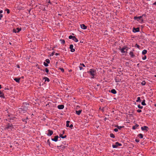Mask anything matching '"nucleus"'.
Here are the masks:
<instances>
[{
  "mask_svg": "<svg viewBox=\"0 0 156 156\" xmlns=\"http://www.w3.org/2000/svg\"><path fill=\"white\" fill-rule=\"evenodd\" d=\"M144 16H145V15H143L142 16H140L138 17L135 16L134 18V19L135 20H136L139 23H142L143 21L142 17Z\"/></svg>",
  "mask_w": 156,
  "mask_h": 156,
  "instance_id": "obj_1",
  "label": "nucleus"
},
{
  "mask_svg": "<svg viewBox=\"0 0 156 156\" xmlns=\"http://www.w3.org/2000/svg\"><path fill=\"white\" fill-rule=\"evenodd\" d=\"M89 73L90 75L92 76V78H94V76L96 75V71L94 69H90L89 71Z\"/></svg>",
  "mask_w": 156,
  "mask_h": 156,
  "instance_id": "obj_2",
  "label": "nucleus"
},
{
  "mask_svg": "<svg viewBox=\"0 0 156 156\" xmlns=\"http://www.w3.org/2000/svg\"><path fill=\"white\" fill-rule=\"evenodd\" d=\"M122 144L119 143L118 142H116L115 144L112 145V147L113 148L117 147L118 146H121Z\"/></svg>",
  "mask_w": 156,
  "mask_h": 156,
  "instance_id": "obj_3",
  "label": "nucleus"
},
{
  "mask_svg": "<svg viewBox=\"0 0 156 156\" xmlns=\"http://www.w3.org/2000/svg\"><path fill=\"white\" fill-rule=\"evenodd\" d=\"M21 30V28H19V27L17 28L16 29H14L13 30V32L14 33H18Z\"/></svg>",
  "mask_w": 156,
  "mask_h": 156,
  "instance_id": "obj_4",
  "label": "nucleus"
},
{
  "mask_svg": "<svg viewBox=\"0 0 156 156\" xmlns=\"http://www.w3.org/2000/svg\"><path fill=\"white\" fill-rule=\"evenodd\" d=\"M48 133H47L48 136H51L53 134V132L52 131H51L50 129H48Z\"/></svg>",
  "mask_w": 156,
  "mask_h": 156,
  "instance_id": "obj_5",
  "label": "nucleus"
},
{
  "mask_svg": "<svg viewBox=\"0 0 156 156\" xmlns=\"http://www.w3.org/2000/svg\"><path fill=\"white\" fill-rule=\"evenodd\" d=\"M133 32L134 33L139 32V29L138 27L136 28H133Z\"/></svg>",
  "mask_w": 156,
  "mask_h": 156,
  "instance_id": "obj_6",
  "label": "nucleus"
},
{
  "mask_svg": "<svg viewBox=\"0 0 156 156\" xmlns=\"http://www.w3.org/2000/svg\"><path fill=\"white\" fill-rule=\"evenodd\" d=\"M73 45H72V44L70 45V47H69V48L70 49L71 51L72 52H74L75 51V49L73 48Z\"/></svg>",
  "mask_w": 156,
  "mask_h": 156,
  "instance_id": "obj_7",
  "label": "nucleus"
},
{
  "mask_svg": "<svg viewBox=\"0 0 156 156\" xmlns=\"http://www.w3.org/2000/svg\"><path fill=\"white\" fill-rule=\"evenodd\" d=\"M141 129L143 131L146 130V131H147L148 130V127L146 126H144L143 127H142Z\"/></svg>",
  "mask_w": 156,
  "mask_h": 156,
  "instance_id": "obj_8",
  "label": "nucleus"
},
{
  "mask_svg": "<svg viewBox=\"0 0 156 156\" xmlns=\"http://www.w3.org/2000/svg\"><path fill=\"white\" fill-rule=\"evenodd\" d=\"M58 136H55L54 138H52L51 140L53 141L56 142L58 141Z\"/></svg>",
  "mask_w": 156,
  "mask_h": 156,
  "instance_id": "obj_9",
  "label": "nucleus"
},
{
  "mask_svg": "<svg viewBox=\"0 0 156 156\" xmlns=\"http://www.w3.org/2000/svg\"><path fill=\"white\" fill-rule=\"evenodd\" d=\"M80 27L82 29H84V30L86 29L87 28V26H86L84 24H82L80 25Z\"/></svg>",
  "mask_w": 156,
  "mask_h": 156,
  "instance_id": "obj_10",
  "label": "nucleus"
},
{
  "mask_svg": "<svg viewBox=\"0 0 156 156\" xmlns=\"http://www.w3.org/2000/svg\"><path fill=\"white\" fill-rule=\"evenodd\" d=\"M64 108V105H59L58 106V109H62Z\"/></svg>",
  "mask_w": 156,
  "mask_h": 156,
  "instance_id": "obj_11",
  "label": "nucleus"
},
{
  "mask_svg": "<svg viewBox=\"0 0 156 156\" xmlns=\"http://www.w3.org/2000/svg\"><path fill=\"white\" fill-rule=\"evenodd\" d=\"M121 52L122 53H125L126 52L127 49H126V48H122L121 49Z\"/></svg>",
  "mask_w": 156,
  "mask_h": 156,
  "instance_id": "obj_12",
  "label": "nucleus"
},
{
  "mask_svg": "<svg viewBox=\"0 0 156 156\" xmlns=\"http://www.w3.org/2000/svg\"><path fill=\"white\" fill-rule=\"evenodd\" d=\"M0 97L3 98H5L4 94L1 91H0Z\"/></svg>",
  "mask_w": 156,
  "mask_h": 156,
  "instance_id": "obj_13",
  "label": "nucleus"
},
{
  "mask_svg": "<svg viewBox=\"0 0 156 156\" xmlns=\"http://www.w3.org/2000/svg\"><path fill=\"white\" fill-rule=\"evenodd\" d=\"M81 111H82L81 110H80L79 111H76V113L78 115H79L80 114V113L81 112Z\"/></svg>",
  "mask_w": 156,
  "mask_h": 156,
  "instance_id": "obj_14",
  "label": "nucleus"
},
{
  "mask_svg": "<svg viewBox=\"0 0 156 156\" xmlns=\"http://www.w3.org/2000/svg\"><path fill=\"white\" fill-rule=\"evenodd\" d=\"M14 80L17 83H19L20 81V78H16L14 79Z\"/></svg>",
  "mask_w": 156,
  "mask_h": 156,
  "instance_id": "obj_15",
  "label": "nucleus"
},
{
  "mask_svg": "<svg viewBox=\"0 0 156 156\" xmlns=\"http://www.w3.org/2000/svg\"><path fill=\"white\" fill-rule=\"evenodd\" d=\"M72 40L76 42H77L78 41V40L75 36H74Z\"/></svg>",
  "mask_w": 156,
  "mask_h": 156,
  "instance_id": "obj_16",
  "label": "nucleus"
},
{
  "mask_svg": "<svg viewBox=\"0 0 156 156\" xmlns=\"http://www.w3.org/2000/svg\"><path fill=\"white\" fill-rule=\"evenodd\" d=\"M111 92L113 94H115L116 93V91L115 90L113 89L111 90Z\"/></svg>",
  "mask_w": 156,
  "mask_h": 156,
  "instance_id": "obj_17",
  "label": "nucleus"
},
{
  "mask_svg": "<svg viewBox=\"0 0 156 156\" xmlns=\"http://www.w3.org/2000/svg\"><path fill=\"white\" fill-rule=\"evenodd\" d=\"M59 149L62 150L65 148V146L64 145H62L60 146H59Z\"/></svg>",
  "mask_w": 156,
  "mask_h": 156,
  "instance_id": "obj_18",
  "label": "nucleus"
},
{
  "mask_svg": "<svg viewBox=\"0 0 156 156\" xmlns=\"http://www.w3.org/2000/svg\"><path fill=\"white\" fill-rule=\"evenodd\" d=\"M147 51L146 50H144L142 52V54L143 55H145L147 53Z\"/></svg>",
  "mask_w": 156,
  "mask_h": 156,
  "instance_id": "obj_19",
  "label": "nucleus"
},
{
  "mask_svg": "<svg viewBox=\"0 0 156 156\" xmlns=\"http://www.w3.org/2000/svg\"><path fill=\"white\" fill-rule=\"evenodd\" d=\"M60 41L61 42V43L62 44H64L65 43V41L64 40L61 39L60 40Z\"/></svg>",
  "mask_w": 156,
  "mask_h": 156,
  "instance_id": "obj_20",
  "label": "nucleus"
},
{
  "mask_svg": "<svg viewBox=\"0 0 156 156\" xmlns=\"http://www.w3.org/2000/svg\"><path fill=\"white\" fill-rule=\"evenodd\" d=\"M141 104L142 105H146V104L145 103V100H144L142 103H141Z\"/></svg>",
  "mask_w": 156,
  "mask_h": 156,
  "instance_id": "obj_21",
  "label": "nucleus"
},
{
  "mask_svg": "<svg viewBox=\"0 0 156 156\" xmlns=\"http://www.w3.org/2000/svg\"><path fill=\"white\" fill-rule=\"evenodd\" d=\"M70 122V121H66V126L67 127H68L69 126V123Z\"/></svg>",
  "mask_w": 156,
  "mask_h": 156,
  "instance_id": "obj_22",
  "label": "nucleus"
},
{
  "mask_svg": "<svg viewBox=\"0 0 156 156\" xmlns=\"http://www.w3.org/2000/svg\"><path fill=\"white\" fill-rule=\"evenodd\" d=\"M141 101V100H140V97H138L137 98V100H136V101L137 102H140Z\"/></svg>",
  "mask_w": 156,
  "mask_h": 156,
  "instance_id": "obj_23",
  "label": "nucleus"
},
{
  "mask_svg": "<svg viewBox=\"0 0 156 156\" xmlns=\"http://www.w3.org/2000/svg\"><path fill=\"white\" fill-rule=\"evenodd\" d=\"M138 136H139L140 138H143V135L142 134H139L138 135Z\"/></svg>",
  "mask_w": 156,
  "mask_h": 156,
  "instance_id": "obj_24",
  "label": "nucleus"
},
{
  "mask_svg": "<svg viewBox=\"0 0 156 156\" xmlns=\"http://www.w3.org/2000/svg\"><path fill=\"white\" fill-rule=\"evenodd\" d=\"M129 55L131 56V57H133L134 56L133 53L132 52H130L129 53Z\"/></svg>",
  "mask_w": 156,
  "mask_h": 156,
  "instance_id": "obj_25",
  "label": "nucleus"
},
{
  "mask_svg": "<svg viewBox=\"0 0 156 156\" xmlns=\"http://www.w3.org/2000/svg\"><path fill=\"white\" fill-rule=\"evenodd\" d=\"M138 126V125H135L134 126H133V129H135L136 127H137Z\"/></svg>",
  "mask_w": 156,
  "mask_h": 156,
  "instance_id": "obj_26",
  "label": "nucleus"
},
{
  "mask_svg": "<svg viewBox=\"0 0 156 156\" xmlns=\"http://www.w3.org/2000/svg\"><path fill=\"white\" fill-rule=\"evenodd\" d=\"M60 137H61L62 138H64L66 137V136H62V134H60Z\"/></svg>",
  "mask_w": 156,
  "mask_h": 156,
  "instance_id": "obj_27",
  "label": "nucleus"
},
{
  "mask_svg": "<svg viewBox=\"0 0 156 156\" xmlns=\"http://www.w3.org/2000/svg\"><path fill=\"white\" fill-rule=\"evenodd\" d=\"M117 128L118 129H121V128H122L124 127L123 126H117Z\"/></svg>",
  "mask_w": 156,
  "mask_h": 156,
  "instance_id": "obj_28",
  "label": "nucleus"
},
{
  "mask_svg": "<svg viewBox=\"0 0 156 156\" xmlns=\"http://www.w3.org/2000/svg\"><path fill=\"white\" fill-rule=\"evenodd\" d=\"M45 81H47L48 82L49 81V79L48 78L45 77Z\"/></svg>",
  "mask_w": 156,
  "mask_h": 156,
  "instance_id": "obj_29",
  "label": "nucleus"
},
{
  "mask_svg": "<svg viewBox=\"0 0 156 156\" xmlns=\"http://www.w3.org/2000/svg\"><path fill=\"white\" fill-rule=\"evenodd\" d=\"M110 137L112 138H115V136L114 135V134L112 133H111L110 135Z\"/></svg>",
  "mask_w": 156,
  "mask_h": 156,
  "instance_id": "obj_30",
  "label": "nucleus"
},
{
  "mask_svg": "<svg viewBox=\"0 0 156 156\" xmlns=\"http://www.w3.org/2000/svg\"><path fill=\"white\" fill-rule=\"evenodd\" d=\"M141 84L143 85H144L146 84V82H145V81H144L142 82Z\"/></svg>",
  "mask_w": 156,
  "mask_h": 156,
  "instance_id": "obj_31",
  "label": "nucleus"
},
{
  "mask_svg": "<svg viewBox=\"0 0 156 156\" xmlns=\"http://www.w3.org/2000/svg\"><path fill=\"white\" fill-rule=\"evenodd\" d=\"M74 36H73L72 35H70L69 36V39H72L73 38Z\"/></svg>",
  "mask_w": 156,
  "mask_h": 156,
  "instance_id": "obj_32",
  "label": "nucleus"
},
{
  "mask_svg": "<svg viewBox=\"0 0 156 156\" xmlns=\"http://www.w3.org/2000/svg\"><path fill=\"white\" fill-rule=\"evenodd\" d=\"M138 107L139 108H140V109H142L143 108V107L142 106H141L140 105H138Z\"/></svg>",
  "mask_w": 156,
  "mask_h": 156,
  "instance_id": "obj_33",
  "label": "nucleus"
},
{
  "mask_svg": "<svg viewBox=\"0 0 156 156\" xmlns=\"http://www.w3.org/2000/svg\"><path fill=\"white\" fill-rule=\"evenodd\" d=\"M147 57L146 55H144V56L142 58V59L144 60H145L146 59Z\"/></svg>",
  "mask_w": 156,
  "mask_h": 156,
  "instance_id": "obj_34",
  "label": "nucleus"
},
{
  "mask_svg": "<svg viewBox=\"0 0 156 156\" xmlns=\"http://www.w3.org/2000/svg\"><path fill=\"white\" fill-rule=\"evenodd\" d=\"M46 61L48 63H50V61L48 59H46Z\"/></svg>",
  "mask_w": 156,
  "mask_h": 156,
  "instance_id": "obj_35",
  "label": "nucleus"
},
{
  "mask_svg": "<svg viewBox=\"0 0 156 156\" xmlns=\"http://www.w3.org/2000/svg\"><path fill=\"white\" fill-rule=\"evenodd\" d=\"M44 66H48V64L47 63H46L45 62H44Z\"/></svg>",
  "mask_w": 156,
  "mask_h": 156,
  "instance_id": "obj_36",
  "label": "nucleus"
},
{
  "mask_svg": "<svg viewBox=\"0 0 156 156\" xmlns=\"http://www.w3.org/2000/svg\"><path fill=\"white\" fill-rule=\"evenodd\" d=\"M45 71L47 73H48V72H49V70H48V69L47 68H46L45 69Z\"/></svg>",
  "mask_w": 156,
  "mask_h": 156,
  "instance_id": "obj_37",
  "label": "nucleus"
},
{
  "mask_svg": "<svg viewBox=\"0 0 156 156\" xmlns=\"http://www.w3.org/2000/svg\"><path fill=\"white\" fill-rule=\"evenodd\" d=\"M12 127V125H9L7 127V128L8 129H9V128H10Z\"/></svg>",
  "mask_w": 156,
  "mask_h": 156,
  "instance_id": "obj_38",
  "label": "nucleus"
},
{
  "mask_svg": "<svg viewBox=\"0 0 156 156\" xmlns=\"http://www.w3.org/2000/svg\"><path fill=\"white\" fill-rule=\"evenodd\" d=\"M137 112H141V110L140 109H138L137 110Z\"/></svg>",
  "mask_w": 156,
  "mask_h": 156,
  "instance_id": "obj_39",
  "label": "nucleus"
},
{
  "mask_svg": "<svg viewBox=\"0 0 156 156\" xmlns=\"http://www.w3.org/2000/svg\"><path fill=\"white\" fill-rule=\"evenodd\" d=\"M3 17V15L2 14H0V20L1 19V18Z\"/></svg>",
  "mask_w": 156,
  "mask_h": 156,
  "instance_id": "obj_40",
  "label": "nucleus"
},
{
  "mask_svg": "<svg viewBox=\"0 0 156 156\" xmlns=\"http://www.w3.org/2000/svg\"><path fill=\"white\" fill-rule=\"evenodd\" d=\"M55 53V52L54 51H53V52L51 54V56H53L54 55V54Z\"/></svg>",
  "mask_w": 156,
  "mask_h": 156,
  "instance_id": "obj_41",
  "label": "nucleus"
},
{
  "mask_svg": "<svg viewBox=\"0 0 156 156\" xmlns=\"http://www.w3.org/2000/svg\"><path fill=\"white\" fill-rule=\"evenodd\" d=\"M114 131L115 132H117L118 131V128L117 129V128L115 129H114Z\"/></svg>",
  "mask_w": 156,
  "mask_h": 156,
  "instance_id": "obj_42",
  "label": "nucleus"
},
{
  "mask_svg": "<svg viewBox=\"0 0 156 156\" xmlns=\"http://www.w3.org/2000/svg\"><path fill=\"white\" fill-rule=\"evenodd\" d=\"M60 69L61 70L62 72H64V69H63L62 68H60Z\"/></svg>",
  "mask_w": 156,
  "mask_h": 156,
  "instance_id": "obj_43",
  "label": "nucleus"
},
{
  "mask_svg": "<svg viewBox=\"0 0 156 156\" xmlns=\"http://www.w3.org/2000/svg\"><path fill=\"white\" fill-rule=\"evenodd\" d=\"M152 5H156V2H155L154 3L152 4Z\"/></svg>",
  "mask_w": 156,
  "mask_h": 156,
  "instance_id": "obj_44",
  "label": "nucleus"
},
{
  "mask_svg": "<svg viewBox=\"0 0 156 156\" xmlns=\"http://www.w3.org/2000/svg\"><path fill=\"white\" fill-rule=\"evenodd\" d=\"M47 2L48 3H50V4H51V2H50V0H49L48 2Z\"/></svg>",
  "mask_w": 156,
  "mask_h": 156,
  "instance_id": "obj_45",
  "label": "nucleus"
},
{
  "mask_svg": "<svg viewBox=\"0 0 156 156\" xmlns=\"http://www.w3.org/2000/svg\"><path fill=\"white\" fill-rule=\"evenodd\" d=\"M80 65H82L83 67H85V66L83 64H80Z\"/></svg>",
  "mask_w": 156,
  "mask_h": 156,
  "instance_id": "obj_46",
  "label": "nucleus"
},
{
  "mask_svg": "<svg viewBox=\"0 0 156 156\" xmlns=\"http://www.w3.org/2000/svg\"><path fill=\"white\" fill-rule=\"evenodd\" d=\"M80 69V70H82L83 69V68L81 67H79Z\"/></svg>",
  "mask_w": 156,
  "mask_h": 156,
  "instance_id": "obj_47",
  "label": "nucleus"
},
{
  "mask_svg": "<svg viewBox=\"0 0 156 156\" xmlns=\"http://www.w3.org/2000/svg\"><path fill=\"white\" fill-rule=\"evenodd\" d=\"M69 127L70 128H72L73 127V125L72 124H71Z\"/></svg>",
  "mask_w": 156,
  "mask_h": 156,
  "instance_id": "obj_48",
  "label": "nucleus"
},
{
  "mask_svg": "<svg viewBox=\"0 0 156 156\" xmlns=\"http://www.w3.org/2000/svg\"><path fill=\"white\" fill-rule=\"evenodd\" d=\"M55 55L56 56L57 55H59V54L58 53H56L55 54Z\"/></svg>",
  "mask_w": 156,
  "mask_h": 156,
  "instance_id": "obj_49",
  "label": "nucleus"
},
{
  "mask_svg": "<svg viewBox=\"0 0 156 156\" xmlns=\"http://www.w3.org/2000/svg\"><path fill=\"white\" fill-rule=\"evenodd\" d=\"M10 12L9 10H7V13H9Z\"/></svg>",
  "mask_w": 156,
  "mask_h": 156,
  "instance_id": "obj_50",
  "label": "nucleus"
},
{
  "mask_svg": "<svg viewBox=\"0 0 156 156\" xmlns=\"http://www.w3.org/2000/svg\"><path fill=\"white\" fill-rule=\"evenodd\" d=\"M2 12V10H0V14Z\"/></svg>",
  "mask_w": 156,
  "mask_h": 156,
  "instance_id": "obj_51",
  "label": "nucleus"
},
{
  "mask_svg": "<svg viewBox=\"0 0 156 156\" xmlns=\"http://www.w3.org/2000/svg\"><path fill=\"white\" fill-rule=\"evenodd\" d=\"M136 141L137 142H139V140H136Z\"/></svg>",
  "mask_w": 156,
  "mask_h": 156,
  "instance_id": "obj_52",
  "label": "nucleus"
},
{
  "mask_svg": "<svg viewBox=\"0 0 156 156\" xmlns=\"http://www.w3.org/2000/svg\"><path fill=\"white\" fill-rule=\"evenodd\" d=\"M1 85H0V89H1Z\"/></svg>",
  "mask_w": 156,
  "mask_h": 156,
  "instance_id": "obj_53",
  "label": "nucleus"
},
{
  "mask_svg": "<svg viewBox=\"0 0 156 156\" xmlns=\"http://www.w3.org/2000/svg\"><path fill=\"white\" fill-rule=\"evenodd\" d=\"M115 81H116V82H119V81H118V80H115Z\"/></svg>",
  "mask_w": 156,
  "mask_h": 156,
  "instance_id": "obj_54",
  "label": "nucleus"
},
{
  "mask_svg": "<svg viewBox=\"0 0 156 156\" xmlns=\"http://www.w3.org/2000/svg\"><path fill=\"white\" fill-rule=\"evenodd\" d=\"M115 81H116V82H119V81H118V80H115Z\"/></svg>",
  "mask_w": 156,
  "mask_h": 156,
  "instance_id": "obj_55",
  "label": "nucleus"
},
{
  "mask_svg": "<svg viewBox=\"0 0 156 156\" xmlns=\"http://www.w3.org/2000/svg\"><path fill=\"white\" fill-rule=\"evenodd\" d=\"M5 10H9V9H5Z\"/></svg>",
  "mask_w": 156,
  "mask_h": 156,
  "instance_id": "obj_56",
  "label": "nucleus"
},
{
  "mask_svg": "<svg viewBox=\"0 0 156 156\" xmlns=\"http://www.w3.org/2000/svg\"><path fill=\"white\" fill-rule=\"evenodd\" d=\"M137 47H139V45H137Z\"/></svg>",
  "mask_w": 156,
  "mask_h": 156,
  "instance_id": "obj_57",
  "label": "nucleus"
},
{
  "mask_svg": "<svg viewBox=\"0 0 156 156\" xmlns=\"http://www.w3.org/2000/svg\"><path fill=\"white\" fill-rule=\"evenodd\" d=\"M43 10H45V8H44V9Z\"/></svg>",
  "mask_w": 156,
  "mask_h": 156,
  "instance_id": "obj_58",
  "label": "nucleus"
}]
</instances>
